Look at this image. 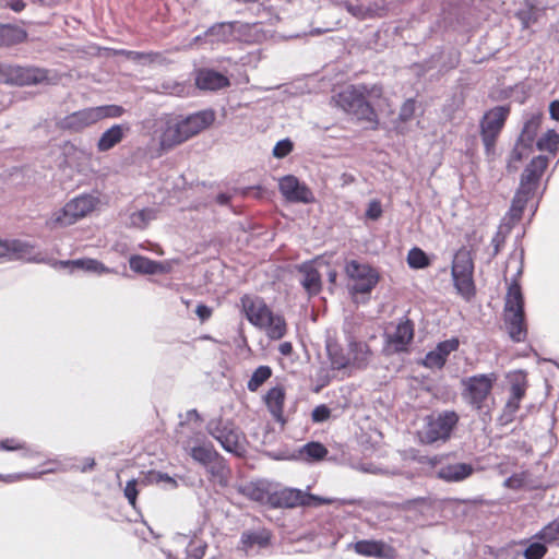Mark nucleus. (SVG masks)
I'll list each match as a JSON object with an SVG mask.
<instances>
[{
    "instance_id": "f257e3e1",
    "label": "nucleus",
    "mask_w": 559,
    "mask_h": 559,
    "mask_svg": "<svg viewBox=\"0 0 559 559\" xmlns=\"http://www.w3.org/2000/svg\"><path fill=\"white\" fill-rule=\"evenodd\" d=\"M516 262V272L511 280L504 298L503 321L509 337L515 342H524L527 337V326L524 310V296L519 282L524 267V249H515L509 257L507 269Z\"/></svg>"
},
{
    "instance_id": "f03ea898",
    "label": "nucleus",
    "mask_w": 559,
    "mask_h": 559,
    "mask_svg": "<svg viewBox=\"0 0 559 559\" xmlns=\"http://www.w3.org/2000/svg\"><path fill=\"white\" fill-rule=\"evenodd\" d=\"M214 120L215 114L213 110H202L185 118H171L167 120L159 138L162 148L171 150L186 142L210 127Z\"/></svg>"
},
{
    "instance_id": "7ed1b4c3",
    "label": "nucleus",
    "mask_w": 559,
    "mask_h": 559,
    "mask_svg": "<svg viewBox=\"0 0 559 559\" xmlns=\"http://www.w3.org/2000/svg\"><path fill=\"white\" fill-rule=\"evenodd\" d=\"M365 85L349 86L336 96L337 105L347 114L353 115L358 120H365L369 123L378 124V115L373 107L366 100ZM376 129V127H373Z\"/></svg>"
},
{
    "instance_id": "20e7f679",
    "label": "nucleus",
    "mask_w": 559,
    "mask_h": 559,
    "mask_svg": "<svg viewBox=\"0 0 559 559\" xmlns=\"http://www.w3.org/2000/svg\"><path fill=\"white\" fill-rule=\"evenodd\" d=\"M206 430L225 451L238 456L245 453V436L231 420L222 417L212 418L206 425Z\"/></svg>"
},
{
    "instance_id": "39448f33",
    "label": "nucleus",
    "mask_w": 559,
    "mask_h": 559,
    "mask_svg": "<svg viewBox=\"0 0 559 559\" xmlns=\"http://www.w3.org/2000/svg\"><path fill=\"white\" fill-rule=\"evenodd\" d=\"M509 115V105L496 106L484 114L479 128L487 157L495 155L497 139L501 133Z\"/></svg>"
},
{
    "instance_id": "423d86ee",
    "label": "nucleus",
    "mask_w": 559,
    "mask_h": 559,
    "mask_svg": "<svg viewBox=\"0 0 559 559\" xmlns=\"http://www.w3.org/2000/svg\"><path fill=\"white\" fill-rule=\"evenodd\" d=\"M344 271L349 281V294L353 296L370 295L380 281V274L373 266L357 260L347 261Z\"/></svg>"
},
{
    "instance_id": "0eeeda50",
    "label": "nucleus",
    "mask_w": 559,
    "mask_h": 559,
    "mask_svg": "<svg viewBox=\"0 0 559 559\" xmlns=\"http://www.w3.org/2000/svg\"><path fill=\"white\" fill-rule=\"evenodd\" d=\"M474 263L469 251L460 249L453 257L451 275L457 293L466 300L475 295L473 281Z\"/></svg>"
},
{
    "instance_id": "6e6552de",
    "label": "nucleus",
    "mask_w": 559,
    "mask_h": 559,
    "mask_svg": "<svg viewBox=\"0 0 559 559\" xmlns=\"http://www.w3.org/2000/svg\"><path fill=\"white\" fill-rule=\"evenodd\" d=\"M331 499L322 498L300 489L286 487L271 491L270 507L274 509H294L297 507H319L330 504Z\"/></svg>"
},
{
    "instance_id": "1a4fd4ad",
    "label": "nucleus",
    "mask_w": 559,
    "mask_h": 559,
    "mask_svg": "<svg viewBox=\"0 0 559 559\" xmlns=\"http://www.w3.org/2000/svg\"><path fill=\"white\" fill-rule=\"evenodd\" d=\"M459 419L454 411H443L436 416H429L420 436L421 441L426 444L448 441Z\"/></svg>"
},
{
    "instance_id": "9d476101",
    "label": "nucleus",
    "mask_w": 559,
    "mask_h": 559,
    "mask_svg": "<svg viewBox=\"0 0 559 559\" xmlns=\"http://www.w3.org/2000/svg\"><path fill=\"white\" fill-rule=\"evenodd\" d=\"M497 377L495 373L476 374L462 380L463 397L475 409L483 412Z\"/></svg>"
},
{
    "instance_id": "9b49d317",
    "label": "nucleus",
    "mask_w": 559,
    "mask_h": 559,
    "mask_svg": "<svg viewBox=\"0 0 559 559\" xmlns=\"http://www.w3.org/2000/svg\"><path fill=\"white\" fill-rule=\"evenodd\" d=\"M48 79L45 69L35 67H21L0 62V82L11 85H36Z\"/></svg>"
},
{
    "instance_id": "f8f14e48",
    "label": "nucleus",
    "mask_w": 559,
    "mask_h": 559,
    "mask_svg": "<svg viewBox=\"0 0 559 559\" xmlns=\"http://www.w3.org/2000/svg\"><path fill=\"white\" fill-rule=\"evenodd\" d=\"M98 202V198L92 194H81L75 197L66 203L61 214L57 216V222L64 226L72 225L78 219L85 217L93 212Z\"/></svg>"
},
{
    "instance_id": "ddd939ff",
    "label": "nucleus",
    "mask_w": 559,
    "mask_h": 559,
    "mask_svg": "<svg viewBox=\"0 0 559 559\" xmlns=\"http://www.w3.org/2000/svg\"><path fill=\"white\" fill-rule=\"evenodd\" d=\"M23 260L26 262L47 263L46 258L36 251L34 245L21 239L0 240V258Z\"/></svg>"
},
{
    "instance_id": "4468645a",
    "label": "nucleus",
    "mask_w": 559,
    "mask_h": 559,
    "mask_svg": "<svg viewBox=\"0 0 559 559\" xmlns=\"http://www.w3.org/2000/svg\"><path fill=\"white\" fill-rule=\"evenodd\" d=\"M385 347L386 355L406 353L408 346L414 338V323L407 319H402L392 333H385Z\"/></svg>"
},
{
    "instance_id": "2eb2a0df",
    "label": "nucleus",
    "mask_w": 559,
    "mask_h": 559,
    "mask_svg": "<svg viewBox=\"0 0 559 559\" xmlns=\"http://www.w3.org/2000/svg\"><path fill=\"white\" fill-rule=\"evenodd\" d=\"M278 189L284 199L290 203L309 204L314 201V195L310 188L294 175L282 177L278 180Z\"/></svg>"
},
{
    "instance_id": "dca6fc26",
    "label": "nucleus",
    "mask_w": 559,
    "mask_h": 559,
    "mask_svg": "<svg viewBox=\"0 0 559 559\" xmlns=\"http://www.w3.org/2000/svg\"><path fill=\"white\" fill-rule=\"evenodd\" d=\"M241 306L247 320L254 326L262 328L271 319L272 311L261 297L245 295Z\"/></svg>"
},
{
    "instance_id": "f3484780",
    "label": "nucleus",
    "mask_w": 559,
    "mask_h": 559,
    "mask_svg": "<svg viewBox=\"0 0 559 559\" xmlns=\"http://www.w3.org/2000/svg\"><path fill=\"white\" fill-rule=\"evenodd\" d=\"M548 157L544 155L534 157L524 168L521 175L519 188L535 194L540 178L548 166Z\"/></svg>"
},
{
    "instance_id": "a211bd4d",
    "label": "nucleus",
    "mask_w": 559,
    "mask_h": 559,
    "mask_svg": "<svg viewBox=\"0 0 559 559\" xmlns=\"http://www.w3.org/2000/svg\"><path fill=\"white\" fill-rule=\"evenodd\" d=\"M349 352V366L355 369H366L372 358V350L366 342L357 341L353 335L346 337Z\"/></svg>"
},
{
    "instance_id": "6ab92c4d",
    "label": "nucleus",
    "mask_w": 559,
    "mask_h": 559,
    "mask_svg": "<svg viewBox=\"0 0 559 559\" xmlns=\"http://www.w3.org/2000/svg\"><path fill=\"white\" fill-rule=\"evenodd\" d=\"M271 542V533L265 528L245 531L240 537L239 549L247 556L257 554L260 549L266 548Z\"/></svg>"
},
{
    "instance_id": "aec40b11",
    "label": "nucleus",
    "mask_w": 559,
    "mask_h": 559,
    "mask_svg": "<svg viewBox=\"0 0 559 559\" xmlns=\"http://www.w3.org/2000/svg\"><path fill=\"white\" fill-rule=\"evenodd\" d=\"M195 85L202 91H219L230 85L229 79L213 69H200L195 74Z\"/></svg>"
},
{
    "instance_id": "412c9836",
    "label": "nucleus",
    "mask_w": 559,
    "mask_h": 559,
    "mask_svg": "<svg viewBox=\"0 0 559 559\" xmlns=\"http://www.w3.org/2000/svg\"><path fill=\"white\" fill-rule=\"evenodd\" d=\"M96 122L98 121L95 107H88L66 116L60 126L64 130L81 131Z\"/></svg>"
},
{
    "instance_id": "4be33fe9",
    "label": "nucleus",
    "mask_w": 559,
    "mask_h": 559,
    "mask_svg": "<svg viewBox=\"0 0 559 559\" xmlns=\"http://www.w3.org/2000/svg\"><path fill=\"white\" fill-rule=\"evenodd\" d=\"M241 27L239 22L216 23L204 33V37L209 38L212 44L229 43L238 38L237 33Z\"/></svg>"
},
{
    "instance_id": "5701e85b",
    "label": "nucleus",
    "mask_w": 559,
    "mask_h": 559,
    "mask_svg": "<svg viewBox=\"0 0 559 559\" xmlns=\"http://www.w3.org/2000/svg\"><path fill=\"white\" fill-rule=\"evenodd\" d=\"M474 473V466L469 463H449L438 467V478L447 483H460Z\"/></svg>"
},
{
    "instance_id": "b1692460",
    "label": "nucleus",
    "mask_w": 559,
    "mask_h": 559,
    "mask_svg": "<svg viewBox=\"0 0 559 559\" xmlns=\"http://www.w3.org/2000/svg\"><path fill=\"white\" fill-rule=\"evenodd\" d=\"M130 131L128 123L114 124L104 131L97 141L98 152H107L119 144Z\"/></svg>"
},
{
    "instance_id": "393cba45",
    "label": "nucleus",
    "mask_w": 559,
    "mask_h": 559,
    "mask_svg": "<svg viewBox=\"0 0 559 559\" xmlns=\"http://www.w3.org/2000/svg\"><path fill=\"white\" fill-rule=\"evenodd\" d=\"M53 266L69 267L71 270L78 269L95 274H109L115 272L112 269H109L104 263L95 259L55 261Z\"/></svg>"
},
{
    "instance_id": "a878e982",
    "label": "nucleus",
    "mask_w": 559,
    "mask_h": 559,
    "mask_svg": "<svg viewBox=\"0 0 559 559\" xmlns=\"http://www.w3.org/2000/svg\"><path fill=\"white\" fill-rule=\"evenodd\" d=\"M265 404L274 419L281 424H285L283 416L285 390L283 386L271 388L264 397Z\"/></svg>"
},
{
    "instance_id": "bb28decb",
    "label": "nucleus",
    "mask_w": 559,
    "mask_h": 559,
    "mask_svg": "<svg viewBox=\"0 0 559 559\" xmlns=\"http://www.w3.org/2000/svg\"><path fill=\"white\" fill-rule=\"evenodd\" d=\"M130 269L138 274L154 275L165 272L162 262L151 260L144 255L133 254L129 258Z\"/></svg>"
},
{
    "instance_id": "cd10ccee",
    "label": "nucleus",
    "mask_w": 559,
    "mask_h": 559,
    "mask_svg": "<svg viewBox=\"0 0 559 559\" xmlns=\"http://www.w3.org/2000/svg\"><path fill=\"white\" fill-rule=\"evenodd\" d=\"M27 38V32L13 24H1L0 47H12L22 44Z\"/></svg>"
},
{
    "instance_id": "c85d7f7f",
    "label": "nucleus",
    "mask_w": 559,
    "mask_h": 559,
    "mask_svg": "<svg viewBox=\"0 0 559 559\" xmlns=\"http://www.w3.org/2000/svg\"><path fill=\"white\" fill-rule=\"evenodd\" d=\"M302 274L301 285L310 295H317L321 290V275L319 271L310 263H305L299 267Z\"/></svg>"
},
{
    "instance_id": "c756f323",
    "label": "nucleus",
    "mask_w": 559,
    "mask_h": 559,
    "mask_svg": "<svg viewBox=\"0 0 559 559\" xmlns=\"http://www.w3.org/2000/svg\"><path fill=\"white\" fill-rule=\"evenodd\" d=\"M533 195L534 193L518 188L508 213L511 224H515L522 218L523 211Z\"/></svg>"
},
{
    "instance_id": "7c9ffc66",
    "label": "nucleus",
    "mask_w": 559,
    "mask_h": 559,
    "mask_svg": "<svg viewBox=\"0 0 559 559\" xmlns=\"http://www.w3.org/2000/svg\"><path fill=\"white\" fill-rule=\"evenodd\" d=\"M354 550L365 557L383 558L385 544L381 540L362 539L354 544Z\"/></svg>"
},
{
    "instance_id": "2f4dec72",
    "label": "nucleus",
    "mask_w": 559,
    "mask_h": 559,
    "mask_svg": "<svg viewBox=\"0 0 559 559\" xmlns=\"http://www.w3.org/2000/svg\"><path fill=\"white\" fill-rule=\"evenodd\" d=\"M326 352L333 370H342L350 367L349 352L346 354L336 342H328Z\"/></svg>"
},
{
    "instance_id": "473e14b6",
    "label": "nucleus",
    "mask_w": 559,
    "mask_h": 559,
    "mask_svg": "<svg viewBox=\"0 0 559 559\" xmlns=\"http://www.w3.org/2000/svg\"><path fill=\"white\" fill-rule=\"evenodd\" d=\"M539 124V115H532L528 119L525 120L521 134L518 139L519 143H522L524 148L531 147L535 140Z\"/></svg>"
},
{
    "instance_id": "72a5a7b5",
    "label": "nucleus",
    "mask_w": 559,
    "mask_h": 559,
    "mask_svg": "<svg viewBox=\"0 0 559 559\" xmlns=\"http://www.w3.org/2000/svg\"><path fill=\"white\" fill-rule=\"evenodd\" d=\"M115 55L122 56L126 59L140 63V64H148L157 61V59L160 57V53L158 52H144V51H133V50H127V49H118L115 50Z\"/></svg>"
},
{
    "instance_id": "f704fd0d",
    "label": "nucleus",
    "mask_w": 559,
    "mask_h": 559,
    "mask_svg": "<svg viewBox=\"0 0 559 559\" xmlns=\"http://www.w3.org/2000/svg\"><path fill=\"white\" fill-rule=\"evenodd\" d=\"M267 336L271 340H281L286 334V322L280 314L271 313V319L265 322L264 326Z\"/></svg>"
},
{
    "instance_id": "c9c22d12",
    "label": "nucleus",
    "mask_w": 559,
    "mask_h": 559,
    "mask_svg": "<svg viewBox=\"0 0 559 559\" xmlns=\"http://www.w3.org/2000/svg\"><path fill=\"white\" fill-rule=\"evenodd\" d=\"M242 493L250 500L267 504L270 507L271 491L258 484H249L242 488Z\"/></svg>"
},
{
    "instance_id": "e433bc0d",
    "label": "nucleus",
    "mask_w": 559,
    "mask_h": 559,
    "mask_svg": "<svg viewBox=\"0 0 559 559\" xmlns=\"http://www.w3.org/2000/svg\"><path fill=\"white\" fill-rule=\"evenodd\" d=\"M190 455L194 461L206 466L217 457L218 452L213 448L212 444L195 445L190 449Z\"/></svg>"
},
{
    "instance_id": "4c0bfd02",
    "label": "nucleus",
    "mask_w": 559,
    "mask_h": 559,
    "mask_svg": "<svg viewBox=\"0 0 559 559\" xmlns=\"http://www.w3.org/2000/svg\"><path fill=\"white\" fill-rule=\"evenodd\" d=\"M300 454L308 462H317L326 456L328 449L322 443L312 441L302 447Z\"/></svg>"
},
{
    "instance_id": "58836bf2",
    "label": "nucleus",
    "mask_w": 559,
    "mask_h": 559,
    "mask_svg": "<svg viewBox=\"0 0 559 559\" xmlns=\"http://www.w3.org/2000/svg\"><path fill=\"white\" fill-rule=\"evenodd\" d=\"M534 538L543 540L546 544H556L559 546V518L547 524Z\"/></svg>"
},
{
    "instance_id": "ea45409f",
    "label": "nucleus",
    "mask_w": 559,
    "mask_h": 559,
    "mask_svg": "<svg viewBox=\"0 0 559 559\" xmlns=\"http://www.w3.org/2000/svg\"><path fill=\"white\" fill-rule=\"evenodd\" d=\"M0 450L2 451H17L22 450V456L24 457H32L38 455V452L26 447L25 442H22L21 440L16 438H7L3 440H0Z\"/></svg>"
},
{
    "instance_id": "a19ab883",
    "label": "nucleus",
    "mask_w": 559,
    "mask_h": 559,
    "mask_svg": "<svg viewBox=\"0 0 559 559\" xmlns=\"http://www.w3.org/2000/svg\"><path fill=\"white\" fill-rule=\"evenodd\" d=\"M272 376V369L269 366H259L252 373L247 383L250 392H255Z\"/></svg>"
},
{
    "instance_id": "79ce46f5",
    "label": "nucleus",
    "mask_w": 559,
    "mask_h": 559,
    "mask_svg": "<svg viewBox=\"0 0 559 559\" xmlns=\"http://www.w3.org/2000/svg\"><path fill=\"white\" fill-rule=\"evenodd\" d=\"M527 386L526 377L522 371L515 372L510 378V396L522 400Z\"/></svg>"
},
{
    "instance_id": "37998d69",
    "label": "nucleus",
    "mask_w": 559,
    "mask_h": 559,
    "mask_svg": "<svg viewBox=\"0 0 559 559\" xmlns=\"http://www.w3.org/2000/svg\"><path fill=\"white\" fill-rule=\"evenodd\" d=\"M559 144V133L555 130H548L543 136L537 140V148L539 151H547L549 153L555 154L558 150Z\"/></svg>"
},
{
    "instance_id": "c03bdc74",
    "label": "nucleus",
    "mask_w": 559,
    "mask_h": 559,
    "mask_svg": "<svg viewBox=\"0 0 559 559\" xmlns=\"http://www.w3.org/2000/svg\"><path fill=\"white\" fill-rule=\"evenodd\" d=\"M407 263L411 269H425L430 264V260L426 252L420 248L414 247L407 253Z\"/></svg>"
},
{
    "instance_id": "a18cd8bd",
    "label": "nucleus",
    "mask_w": 559,
    "mask_h": 559,
    "mask_svg": "<svg viewBox=\"0 0 559 559\" xmlns=\"http://www.w3.org/2000/svg\"><path fill=\"white\" fill-rule=\"evenodd\" d=\"M97 121L104 118H119L124 114V108L118 105H103L95 107Z\"/></svg>"
},
{
    "instance_id": "49530a36",
    "label": "nucleus",
    "mask_w": 559,
    "mask_h": 559,
    "mask_svg": "<svg viewBox=\"0 0 559 559\" xmlns=\"http://www.w3.org/2000/svg\"><path fill=\"white\" fill-rule=\"evenodd\" d=\"M206 468L209 473H211V475L214 478H217L221 483L223 479H226L227 477L228 471L225 465L224 459L219 454L215 460H213V462L206 465Z\"/></svg>"
},
{
    "instance_id": "de8ad7c7",
    "label": "nucleus",
    "mask_w": 559,
    "mask_h": 559,
    "mask_svg": "<svg viewBox=\"0 0 559 559\" xmlns=\"http://www.w3.org/2000/svg\"><path fill=\"white\" fill-rule=\"evenodd\" d=\"M547 554L546 543L536 540L531 543L524 550L523 556L525 559H542Z\"/></svg>"
},
{
    "instance_id": "09e8293b",
    "label": "nucleus",
    "mask_w": 559,
    "mask_h": 559,
    "mask_svg": "<svg viewBox=\"0 0 559 559\" xmlns=\"http://www.w3.org/2000/svg\"><path fill=\"white\" fill-rule=\"evenodd\" d=\"M346 9L353 16L361 20L379 15L372 8L360 3H347Z\"/></svg>"
},
{
    "instance_id": "8fccbe9b",
    "label": "nucleus",
    "mask_w": 559,
    "mask_h": 559,
    "mask_svg": "<svg viewBox=\"0 0 559 559\" xmlns=\"http://www.w3.org/2000/svg\"><path fill=\"white\" fill-rule=\"evenodd\" d=\"M510 229H511V226H503V225L499 226L497 233L495 234V236L491 239V246L493 247V251L491 254L492 258L498 255V253L503 248V246L506 243L507 235L509 234Z\"/></svg>"
},
{
    "instance_id": "3c124183",
    "label": "nucleus",
    "mask_w": 559,
    "mask_h": 559,
    "mask_svg": "<svg viewBox=\"0 0 559 559\" xmlns=\"http://www.w3.org/2000/svg\"><path fill=\"white\" fill-rule=\"evenodd\" d=\"M516 17L521 22L522 28H528L533 23L537 21V10L533 7L519 10Z\"/></svg>"
},
{
    "instance_id": "603ef678",
    "label": "nucleus",
    "mask_w": 559,
    "mask_h": 559,
    "mask_svg": "<svg viewBox=\"0 0 559 559\" xmlns=\"http://www.w3.org/2000/svg\"><path fill=\"white\" fill-rule=\"evenodd\" d=\"M521 401L522 400H515L512 396L509 397L501 414V420L504 424H508L514 419V416L520 408Z\"/></svg>"
},
{
    "instance_id": "864d4df0",
    "label": "nucleus",
    "mask_w": 559,
    "mask_h": 559,
    "mask_svg": "<svg viewBox=\"0 0 559 559\" xmlns=\"http://www.w3.org/2000/svg\"><path fill=\"white\" fill-rule=\"evenodd\" d=\"M445 358H443L440 353L435 348L426 354L423 365L427 368H437L441 369L445 365Z\"/></svg>"
},
{
    "instance_id": "5fc2aeb1",
    "label": "nucleus",
    "mask_w": 559,
    "mask_h": 559,
    "mask_svg": "<svg viewBox=\"0 0 559 559\" xmlns=\"http://www.w3.org/2000/svg\"><path fill=\"white\" fill-rule=\"evenodd\" d=\"M460 346V341L457 337H452L450 340H445L443 342H440L438 343V345L436 346V349L440 353V355L445 358V360L448 359V356L452 353V352H455Z\"/></svg>"
},
{
    "instance_id": "6e6d98bb",
    "label": "nucleus",
    "mask_w": 559,
    "mask_h": 559,
    "mask_svg": "<svg viewBox=\"0 0 559 559\" xmlns=\"http://www.w3.org/2000/svg\"><path fill=\"white\" fill-rule=\"evenodd\" d=\"M293 148L294 143L290 141V139H283L275 144L273 148V155L276 158H284L293 151Z\"/></svg>"
},
{
    "instance_id": "4d7b16f0",
    "label": "nucleus",
    "mask_w": 559,
    "mask_h": 559,
    "mask_svg": "<svg viewBox=\"0 0 559 559\" xmlns=\"http://www.w3.org/2000/svg\"><path fill=\"white\" fill-rule=\"evenodd\" d=\"M415 108H416L415 99L414 98L406 99L403 103V105L401 106L400 114H399V119L402 122L409 121L413 118V116H414Z\"/></svg>"
},
{
    "instance_id": "13d9d810",
    "label": "nucleus",
    "mask_w": 559,
    "mask_h": 559,
    "mask_svg": "<svg viewBox=\"0 0 559 559\" xmlns=\"http://www.w3.org/2000/svg\"><path fill=\"white\" fill-rule=\"evenodd\" d=\"M147 479L150 483H155V484L165 483L171 488L177 487V481L166 473L154 472V471L150 472Z\"/></svg>"
},
{
    "instance_id": "bf43d9fd",
    "label": "nucleus",
    "mask_w": 559,
    "mask_h": 559,
    "mask_svg": "<svg viewBox=\"0 0 559 559\" xmlns=\"http://www.w3.org/2000/svg\"><path fill=\"white\" fill-rule=\"evenodd\" d=\"M150 219L151 211L148 210L134 212L130 216L131 225L138 228H143Z\"/></svg>"
},
{
    "instance_id": "052dcab7",
    "label": "nucleus",
    "mask_w": 559,
    "mask_h": 559,
    "mask_svg": "<svg viewBox=\"0 0 559 559\" xmlns=\"http://www.w3.org/2000/svg\"><path fill=\"white\" fill-rule=\"evenodd\" d=\"M124 497L128 499V502L135 508L136 504V498H138V481L136 479H131L127 483L124 487Z\"/></svg>"
},
{
    "instance_id": "680f3d73",
    "label": "nucleus",
    "mask_w": 559,
    "mask_h": 559,
    "mask_svg": "<svg viewBox=\"0 0 559 559\" xmlns=\"http://www.w3.org/2000/svg\"><path fill=\"white\" fill-rule=\"evenodd\" d=\"M311 416L314 423H323L330 418L331 409L326 405L321 404L314 407Z\"/></svg>"
},
{
    "instance_id": "e2e57ef3",
    "label": "nucleus",
    "mask_w": 559,
    "mask_h": 559,
    "mask_svg": "<svg viewBox=\"0 0 559 559\" xmlns=\"http://www.w3.org/2000/svg\"><path fill=\"white\" fill-rule=\"evenodd\" d=\"M382 215L381 203L378 200L369 202L366 210V217L372 221H377Z\"/></svg>"
},
{
    "instance_id": "0e129e2a",
    "label": "nucleus",
    "mask_w": 559,
    "mask_h": 559,
    "mask_svg": "<svg viewBox=\"0 0 559 559\" xmlns=\"http://www.w3.org/2000/svg\"><path fill=\"white\" fill-rule=\"evenodd\" d=\"M503 486L509 489L519 490L524 486V478L522 475L513 474L504 480Z\"/></svg>"
},
{
    "instance_id": "69168bd1",
    "label": "nucleus",
    "mask_w": 559,
    "mask_h": 559,
    "mask_svg": "<svg viewBox=\"0 0 559 559\" xmlns=\"http://www.w3.org/2000/svg\"><path fill=\"white\" fill-rule=\"evenodd\" d=\"M206 544H200L192 547V544L189 545L187 550V559H202L205 555Z\"/></svg>"
},
{
    "instance_id": "338daca9",
    "label": "nucleus",
    "mask_w": 559,
    "mask_h": 559,
    "mask_svg": "<svg viewBox=\"0 0 559 559\" xmlns=\"http://www.w3.org/2000/svg\"><path fill=\"white\" fill-rule=\"evenodd\" d=\"M195 313L199 317V319L204 322L209 320L212 316V309L207 307L206 305L200 304L197 306Z\"/></svg>"
},
{
    "instance_id": "774afa93",
    "label": "nucleus",
    "mask_w": 559,
    "mask_h": 559,
    "mask_svg": "<svg viewBox=\"0 0 559 559\" xmlns=\"http://www.w3.org/2000/svg\"><path fill=\"white\" fill-rule=\"evenodd\" d=\"M549 114H550L551 119L559 121V100L558 99L552 100L549 104Z\"/></svg>"
}]
</instances>
